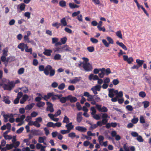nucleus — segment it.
<instances>
[{"label": "nucleus", "mask_w": 151, "mask_h": 151, "mask_svg": "<svg viewBox=\"0 0 151 151\" xmlns=\"http://www.w3.org/2000/svg\"><path fill=\"white\" fill-rule=\"evenodd\" d=\"M67 98L68 101L70 100L71 103H74L77 101V99L76 97L74 96H72L70 95L68 96Z\"/></svg>", "instance_id": "obj_8"}, {"label": "nucleus", "mask_w": 151, "mask_h": 151, "mask_svg": "<svg viewBox=\"0 0 151 151\" xmlns=\"http://www.w3.org/2000/svg\"><path fill=\"white\" fill-rule=\"evenodd\" d=\"M104 72H106V75H108L109 74H110L111 73L110 69L109 68H108L106 69H105H105L104 70Z\"/></svg>", "instance_id": "obj_42"}, {"label": "nucleus", "mask_w": 151, "mask_h": 151, "mask_svg": "<svg viewBox=\"0 0 151 151\" xmlns=\"http://www.w3.org/2000/svg\"><path fill=\"white\" fill-rule=\"evenodd\" d=\"M80 13V11H78L77 12H74L72 14V17H74L77 16Z\"/></svg>", "instance_id": "obj_55"}, {"label": "nucleus", "mask_w": 151, "mask_h": 151, "mask_svg": "<svg viewBox=\"0 0 151 151\" xmlns=\"http://www.w3.org/2000/svg\"><path fill=\"white\" fill-rule=\"evenodd\" d=\"M25 6L26 5L24 3H22L20 5L19 9L21 11L24 10Z\"/></svg>", "instance_id": "obj_37"}, {"label": "nucleus", "mask_w": 151, "mask_h": 151, "mask_svg": "<svg viewBox=\"0 0 151 151\" xmlns=\"http://www.w3.org/2000/svg\"><path fill=\"white\" fill-rule=\"evenodd\" d=\"M8 52V48L7 47L5 48L3 50V55L5 56H7V52Z\"/></svg>", "instance_id": "obj_34"}, {"label": "nucleus", "mask_w": 151, "mask_h": 151, "mask_svg": "<svg viewBox=\"0 0 151 151\" xmlns=\"http://www.w3.org/2000/svg\"><path fill=\"white\" fill-rule=\"evenodd\" d=\"M45 104L44 102L42 101H40L37 103V106L40 108L43 106Z\"/></svg>", "instance_id": "obj_26"}, {"label": "nucleus", "mask_w": 151, "mask_h": 151, "mask_svg": "<svg viewBox=\"0 0 151 151\" xmlns=\"http://www.w3.org/2000/svg\"><path fill=\"white\" fill-rule=\"evenodd\" d=\"M46 110L47 111H49L51 113L53 112L54 111L53 106H47Z\"/></svg>", "instance_id": "obj_30"}, {"label": "nucleus", "mask_w": 151, "mask_h": 151, "mask_svg": "<svg viewBox=\"0 0 151 151\" xmlns=\"http://www.w3.org/2000/svg\"><path fill=\"white\" fill-rule=\"evenodd\" d=\"M61 58V56L59 54H56L54 56L53 59L55 60H60Z\"/></svg>", "instance_id": "obj_24"}, {"label": "nucleus", "mask_w": 151, "mask_h": 151, "mask_svg": "<svg viewBox=\"0 0 151 151\" xmlns=\"http://www.w3.org/2000/svg\"><path fill=\"white\" fill-rule=\"evenodd\" d=\"M104 68H102L101 69H100V70L101 72L99 74V75L100 78H103L104 77L105 75V73L104 71Z\"/></svg>", "instance_id": "obj_18"}, {"label": "nucleus", "mask_w": 151, "mask_h": 151, "mask_svg": "<svg viewBox=\"0 0 151 151\" xmlns=\"http://www.w3.org/2000/svg\"><path fill=\"white\" fill-rule=\"evenodd\" d=\"M25 51L28 52H30V54H32V48H28V46L27 44H26L25 45Z\"/></svg>", "instance_id": "obj_23"}, {"label": "nucleus", "mask_w": 151, "mask_h": 151, "mask_svg": "<svg viewBox=\"0 0 151 151\" xmlns=\"http://www.w3.org/2000/svg\"><path fill=\"white\" fill-rule=\"evenodd\" d=\"M93 87L94 88V89L97 91H100L101 90V86L100 85H97Z\"/></svg>", "instance_id": "obj_47"}, {"label": "nucleus", "mask_w": 151, "mask_h": 151, "mask_svg": "<svg viewBox=\"0 0 151 151\" xmlns=\"http://www.w3.org/2000/svg\"><path fill=\"white\" fill-rule=\"evenodd\" d=\"M139 121L140 123L143 124L145 123V120L144 117L142 116H140L139 117Z\"/></svg>", "instance_id": "obj_45"}, {"label": "nucleus", "mask_w": 151, "mask_h": 151, "mask_svg": "<svg viewBox=\"0 0 151 151\" xmlns=\"http://www.w3.org/2000/svg\"><path fill=\"white\" fill-rule=\"evenodd\" d=\"M3 101L5 102L6 104H9L11 103L10 101L9 100V97L7 96L4 97Z\"/></svg>", "instance_id": "obj_16"}, {"label": "nucleus", "mask_w": 151, "mask_h": 151, "mask_svg": "<svg viewBox=\"0 0 151 151\" xmlns=\"http://www.w3.org/2000/svg\"><path fill=\"white\" fill-rule=\"evenodd\" d=\"M142 104H144V107L145 108H147L150 105L149 102L147 101H145L143 102Z\"/></svg>", "instance_id": "obj_29"}, {"label": "nucleus", "mask_w": 151, "mask_h": 151, "mask_svg": "<svg viewBox=\"0 0 151 151\" xmlns=\"http://www.w3.org/2000/svg\"><path fill=\"white\" fill-rule=\"evenodd\" d=\"M69 122L70 120L69 118L66 116L65 115L63 121V122L68 124L69 123H68Z\"/></svg>", "instance_id": "obj_25"}, {"label": "nucleus", "mask_w": 151, "mask_h": 151, "mask_svg": "<svg viewBox=\"0 0 151 151\" xmlns=\"http://www.w3.org/2000/svg\"><path fill=\"white\" fill-rule=\"evenodd\" d=\"M123 59L125 61H127L129 64H131L133 61V58L131 57L129 58L127 55L123 56Z\"/></svg>", "instance_id": "obj_4"}, {"label": "nucleus", "mask_w": 151, "mask_h": 151, "mask_svg": "<svg viewBox=\"0 0 151 151\" xmlns=\"http://www.w3.org/2000/svg\"><path fill=\"white\" fill-rule=\"evenodd\" d=\"M25 45L24 43H21L18 45V47L22 51H23L24 50Z\"/></svg>", "instance_id": "obj_17"}, {"label": "nucleus", "mask_w": 151, "mask_h": 151, "mask_svg": "<svg viewBox=\"0 0 151 151\" xmlns=\"http://www.w3.org/2000/svg\"><path fill=\"white\" fill-rule=\"evenodd\" d=\"M76 106L77 109L78 110H80L81 109V106L80 103L79 102H77L76 103Z\"/></svg>", "instance_id": "obj_63"}, {"label": "nucleus", "mask_w": 151, "mask_h": 151, "mask_svg": "<svg viewBox=\"0 0 151 151\" xmlns=\"http://www.w3.org/2000/svg\"><path fill=\"white\" fill-rule=\"evenodd\" d=\"M59 6L62 7H65L66 6V3L64 0H61L59 2Z\"/></svg>", "instance_id": "obj_20"}, {"label": "nucleus", "mask_w": 151, "mask_h": 151, "mask_svg": "<svg viewBox=\"0 0 151 151\" xmlns=\"http://www.w3.org/2000/svg\"><path fill=\"white\" fill-rule=\"evenodd\" d=\"M82 67L86 71H89L92 69V66L89 63H83Z\"/></svg>", "instance_id": "obj_3"}, {"label": "nucleus", "mask_w": 151, "mask_h": 151, "mask_svg": "<svg viewBox=\"0 0 151 151\" xmlns=\"http://www.w3.org/2000/svg\"><path fill=\"white\" fill-rule=\"evenodd\" d=\"M101 111H100L101 112H106L107 111L108 109L106 107L103 106L101 108Z\"/></svg>", "instance_id": "obj_60"}, {"label": "nucleus", "mask_w": 151, "mask_h": 151, "mask_svg": "<svg viewBox=\"0 0 151 151\" xmlns=\"http://www.w3.org/2000/svg\"><path fill=\"white\" fill-rule=\"evenodd\" d=\"M139 96L142 98H144L146 96V94L144 91H141L139 93Z\"/></svg>", "instance_id": "obj_56"}, {"label": "nucleus", "mask_w": 151, "mask_h": 151, "mask_svg": "<svg viewBox=\"0 0 151 151\" xmlns=\"http://www.w3.org/2000/svg\"><path fill=\"white\" fill-rule=\"evenodd\" d=\"M24 68H20L18 70V74L19 75H21L24 72Z\"/></svg>", "instance_id": "obj_48"}, {"label": "nucleus", "mask_w": 151, "mask_h": 151, "mask_svg": "<svg viewBox=\"0 0 151 151\" xmlns=\"http://www.w3.org/2000/svg\"><path fill=\"white\" fill-rule=\"evenodd\" d=\"M33 106V105L32 104H29L26 106L25 109L27 110H29L32 108Z\"/></svg>", "instance_id": "obj_38"}, {"label": "nucleus", "mask_w": 151, "mask_h": 151, "mask_svg": "<svg viewBox=\"0 0 151 151\" xmlns=\"http://www.w3.org/2000/svg\"><path fill=\"white\" fill-rule=\"evenodd\" d=\"M60 101L62 103H65L67 101H68L67 96L66 97H61L60 99Z\"/></svg>", "instance_id": "obj_22"}, {"label": "nucleus", "mask_w": 151, "mask_h": 151, "mask_svg": "<svg viewBox=\"0 0 151 151\" xmlns=\"http://www.w3.org/2000/svg\"><path fill=\"white\" fill-rule=\"evenodd\" d=\"M82 112H80L78 113L76 117V120L78 123H80L83 119V117L82 116Z\"/></svg>", "instance_id": "obj_5"}, {"label": "nucleus", "mask_w": 151, "mask_h": 151, "mask_svg": "<svg viewBox=\"0 0 151 151\" xmlns=\"http://www.w3.org/2000/svg\"><path fill=\"white\" fill-rule=\"evenodd\" d=\"M24 40L25 42H27V43L29 42H33L32 41H30L29 40V36H26V35H25L24 37Z\"/></svg>", "instance_id": "obj_40"}, {"label": "nucleus", "mask_w": 151, "mask_h": 151, "mask_svg": "<svg viewBox=\"0 0 151 151\" xmlns=\"http://www.w3.org/2000/svg\"><path fill=\"white\" fill-rule=\"evenodd\" d=\"M81 78V77H76L74 79L70 80V82L72 83H76L80 81Z\"/></svg>", "instance_id": "obj_14"}, {"label": "nucleus", "mask_w": 151, "mask_h": 151, "mask_svg": "<svg viewBox=\"0 0 151 151\" xmlns=\"http://www.w3.org/2000/svg\"><path fill=\"white\" fill-rule=\"evenodd\" d=\"M24 129V128L23 127H20L16 131V133L17 134H20L22 133Z\"/></svg>", "instance_id": "obj_58"}, {"label": "nucleus", "mask_w": 151, "mask_h": 151, "mask_svg": "<svg viewBox=\"0 0 151 151\" xmlns=\"http://www.w3.org/2000/svg\"><path fill=\"white\" fill-rule=\"evenodd\" d=\"M136 62L137 63V65L139 67L142 66L144 62V61L143 60H140L139 59H136Z\"/></svg>", "instance_id": "obj_15"}, {"label": "nucleus", "mask_w": 151, "mask_h": 151, "mask_svg": "<svg viewBox=\"0 0 151 151\" xmlns=\"http://www.w3.org/2000/svg\"><path fill=\"white\" fill-rule=\"evenodd\" d=\"M91 110L92 111L91 114L92 115H94L96 112V111L94 107H92L91 108Z\"/></svg>", "instance_id": "obj_57"}, {"label": "nucleus", "mask_w": 151, "mask_h": 151, "mask_svg": "<svg viewBox=\"0 0 151 151\" xmlns=\"http://www.w3.org/2000/svg\"><path fill=\"white\" fill-rule=\"evenodd\" d=\"M6 147L7 150H10L12 149L14 147V145L12 144H7L6 145Z\"/></svg>", "instance_id": "obj_28"}, {"label": "nucleus", "mask_w": 151, "mask_h": 151, "mask_svg": "<svg viewBox=\"0 0 151 151\" xmlns=\"http://www.w3.org/2000/svg\"><path fill=\"white\" fill-rule=\"evenodd\" d=\"M102 42L104 45L106 47H108L109 46V43L105 39H103L102 40Z\"/></svg>", "instance_id": "obj_49"}, {"label": "nucleus", "mask_w": 151, "mask_h": 151, "mask_svg": "<svg viewBox=\"0 0 151 151\" xmlns=\"http://www.w3.org/2000/svg\"><path fill=\"white\" fill-rule=\"evenodd\" d=\"M113 84L114 85H116L119 83V81L118 79H114L112 81Z\"/></svg>", "instance_id": "obj_64"}, {"label": "nucleus", "mask_w": 151, "mask_h": 151, "mask_svg": "<svg viewBox=\"0 0 151 151\" xmlns=\"http://www.w3.org/2000/svg\"><path fill=\"white\" fill-rule=\"evenodd\" d=\"M95 96V95L89 94L88 97V98L87 99V100L88 101H91L93 99V98Z\"/></svg>", "instance_id": "obj_46"}, {"label": "nucleus", "mask_w": 151, "mask_h": 151, "mask_svg": "<svg viewBox=\"0 0 151 151\" xmlns=\"http://www.w3.org/2000/svg\"><path fill=\"white\" fill-rule=\"evenodd\" d=\"M62 52H64L65 51H71V50L70 47L67 45H64L62 46Z\"/></svg>", "instance_id": "obj_9"}, {"label": "nucleus", "mask_w": 151, "mask_h": 151, "mask_svg": "<svg viewBox=\"0 0 151 151\" xmlns=\"http://www.w3.org/2000/svg\"><path fill=\"white\" fill-rule=\"evenodd\" d=\"M46 126L47 127H52L54 128V123L52 122H48L46 124Z\"/></svg>", "instance_id": "obj_44"}, {"label": "nucleus", "mask_w": 151, "mask_h": 151, "mask_svg": "<svg viewBox=\"0 0 151 151\" xmlns=\"http://www.w3.org/2000/svg\"><path fill=\"white\" fill-rule=\"evenodd\" d=\"M87 49L90 52H92L94 50V48L93 46H89L87 47Z\"/></svg>", "instance_id": "obj_41"}, {"label": "nucleus", "mask_w": 151, "mask_h": 151, "mask_svg": "<svg viewBox=\"0 0 151 151\" xmlns=\"http://www.w3.org/2000/svg\"><path fill=\"white\" fill-rule=\"evenodd\" d=\"M116 43L125 50H127V48L126 46L122 42H120L118 41H117L116 42Z\"/></svg>", "instance_id": "obj_11"}, {"label": "nucleus", "mask_w": 151, "mask_h": 151, "mask_svg": "<svg viewBox=\"0 0 151 151\" xmlns=\"http://www.w3.org/2000/svg\"><path fill=\"white\" fill-rule=\"evenodd\" d=\"M90 40L94 44L98 42V40L93 37L90 38Z\"/></svg>", "instance_id": "obj_51"}, {"label": "nucleus", "mask_w": 151, "mask_h": 151, "mask_svg": "<svg viewBox=\"0 0 151 151\" xmlns=\"http://www.w3.org/2000/svg\"><path fill=\"white\" fill-rule=\"evenodd\" d=\"M52 50L50 49H45V51L43 52V53L45 55L49 56L51 55V53H52Z\"/></svg>", "instance_id": "obj_10"}, {"label": "nucleus", "mask_w": 151, "mask_h": 151, "mask_svg": "<svg viewBox=\"0 0 151 151\" xmlns=\"http://www.w3.org/2000/svg\"><path fill=\"white\" fill-rule=\"evenodd\" d=\"M75 136H76V134L74 132H71L69 133L68 134V137L72 139H73L75 137Z\"/></svg>", "instance_id": "obj_43"}, {"label": "nucleus", "mask_w": 151, "mask_h": 151, "mask_svg": "<svg viewBox=\"0 0 151 151\" xmlns=\"http://www.w3.org/2000/svg\"><path fill=\"white\" fill-rule=\"evenodd\" d=\"M45 139L46 137H40L39 138L38 142L40 143H42L44 142L45 140Z\"/></svg>", "instance_id": "obj_33"}, {"label": "nucleus", "mask_w": 151, "mask_h": 151, "mask_svg": "<svg viewBox=\"0 0 151 151\" xmlns=\"http://www.w3.org/2000/svg\"><path fill=\"white\" fill-rule=\"evenodd\" d=\"M106 39L108 41V43L109 44H114V41L112 38L109 37H107Z\"/></svg>", "instance_id": "obj_35"}, {"label": "nucleus", "mask_w": 151, "mask_h": 151, "mask_svg": "<svg viewBox=\"0 0 151 151\" xmlns=\"http://www.w3.org/2000/svg\"><path fill=\"white\" fill-rule=\"evenodd\" d=\"M116 43L125 50H127V48L126 46L122 42H120L118 41H117L116 42Z\"/></svg>", "instance_id": "obj_12"}, {"label": "nucleus", "mask_w": 151, "mask_h": 151, "mask_svg": "<svg viewBox=\"0 0 151 151\" xmlns=\"http://www.w3.org/2000/svg\"><path fill=\"white\" fill-rule=\"evenodd\" d=\"M69 5L70 8L71 9H74L76 8H78L79 7V6L71 3H70L69 4Z\"/></svg>", "instance_id": "obj_21"}, {"label": "nucleus", "mask_w": 151, "mask_h": 151, "mask_svg": "<svg viewBox=\"0 0 151 151\" xmlns=\"http://www.w3.org/2000/svg\"><path fill=\"white\" fill-rule=\"evenodd\" d=\"M54 50L55 52H62V46L58 47L55 48Z\"/></svg>", "instance_id": "obj_27"}, {"label": "nucleus", "mask_w": 151, "mask_h": 151, "mask_svg": "<svg viewBox=\"0 0 151 151\" xmlns=\"http://www.w3.org/2000/svg\"><path fill=\"white\" fill-rule=\"evenodd\" d=\"M55 70L50 65H47L45 67L44 74L46 76H49L50 77L53 76L55 74Z\"/></svg>", "instance_id": "obj_1"}, {"label": "nucleus", "mask_w": 151, "mask_h": 151, "mask_svg": "<svg viewBox=\"0 0 151 151\" xmlns=\"http://www.w3.org/2000/svg\"><path fill=\"white\" fill-rule=\"evenodd\" d=\"M61 25V24L59 23L58 22H55V23H53L52 24V26L56 27L57 29H58L60 26Z\"/></svg>", "instance_id": "obj_32"}, {"label": "nucleus", "mask_w": 151, "mask_h": 151, "mask_svg": "<svg viewBox=\"0 0 151 151\" xmlns=\"http://www.w3.org/2000/svg\"><path fill=\"white\" fill-rule=\"evenodd\" d=\"M39 70L40 72L43 71L44 73V71L45 70V67L44 65H39L38 67Z\"/></svg>", "instance_id": "obj_31"}, {"label": "nucleus", "mask_w": 151, "mask_h": 151, "mask_svg": "<svg viewBox=\"0 0 151 151\" xmlns=\"http://www.w3.org/2000/svg\"><path fill=\"white\" fill-rule=\"evenodd\" d=\"M75 129L76 130L80 131L81 132H85L87 129L86 128L82 126H77L75 127Z\"/></svg>", "instance_id": "obj_7"}, {"label": "nucleus", "mask_w": 151, "mask_h": 151, "mask_svg": "<svg viewBox=\"0 0 151 151\" xmlns=\"http://www.w3.org/2000/svg\"><path fill=\"white\" fill-rule=\"evenodd\" d=\"M139 119L138 118H134L131 120V122L134 124H136L138 121Z\"/></svg>", "instance_id": "obj_53"}, {"label": "nucleus", "mask_w": 151, "mask_h": 151, "mask_svg": "<svg viewBox=\"0 0 151 151\" xmlns=\"http://www.w3.org/2000/svg\"><path fill=\"white\" fill-rule=\"evenodd\" d=\"M65 127L67 129V130L70 132L71 130L73 129L74 126L72 125V122H70L66 124Z\"/></svg>", "instance_id": "obj_6"}, {"label": "nucleus", "mask_w": 151, "mask_h": 151, "mask_svg": "<svg viewBox=\"0 0 151 151\" xmlns=\"http://www.w3.org/2000/svg\"><path fill=\"white\" fill-rule=\"evenodd\" d=\"M137 139L138 140L139 142H143L144 140L142 139V138L141 137V136L139 135L137 137Z\"/></svg>", "instance_id": "obj_61"}, {"label": "nucleus", "mask_w": 151, "mask_h": 151, "mask_svg": "<svg viewBox=\"0 0 151 151\" xmlns=\"http://www.w3.org/2000/svg\"><path fill=\"white\" fill-rule=\"evenodd\" d=\"M9 85L6 84H2L1 83L0 85L1 86H2L4 89V90H7L9 91H10L12 90V87H14V85L13 84V82L12 81L11 82H9Z\"/></svg>", "instance_id": "obj_2"}, {"label": "nucleus", "mask_w": 151, "mask_h": 151, "mask_svg": "<svg viewBox=\"0 0 151 151\" xmlns=\"http://www.w3.org/2000/svg\"><path fill=\"white\" fill-rule=\"evenodd\" d=\"M61 125L62 123L60 122H58L55 123H54V128H55L56 127H60L61 126Z\"/></svg>", "instance_id": "obj_59"}, {"label": "nucleus", "mask_w": 151, "mask_h": 151, "mask_svg": "<svg viewBox=\"0 0 151 151\" xmlns=\"http://www.w3.org/2000/svg\"><path fill=\"white\" fill-rule=\"evenodd\" d=\"M113 91V89H111L109 90L108 96L110 98H112L114 96V93Z\"/></svg>", "instance_id": "obj_19"}, {"label": "nucleus", "mask_w": 151, "mask_h": 151, "mask_svg": "<svg viewBox=\"0 0 151 151\" xmlns=\"http://www.w3.org/2000/svg\"><path fill=\"white\" fill-rule=\"evenodd\" d=\"M65 85L64 83H62L60 84L58 86V88L60 90H63L65 87Z\"/></svg>", "instance_id": "obj_39"}, {"label": "nucleus", "mask_w": 151, "mask_h": 151, "mask_svg": "<svg viewBox=\"0 0 151 151\" xmlns=\"http://www.w3.org/2000/svg\"><path fill=\"white\" fill-rule=\"evenodd\" d=\"M126 109L129 111H132L133 110V109L132 106L130 105H128L126 106Z\"/></svg>", "instance_id": "obj_62"}, {"label": "nucleus", "mask_w": 151, "mask_h": 151, "mask_svg": "<svg viewBox=\"0 0 151 151\" xmlns=\"http://www.w3.org/2000/svg\"><path fill=\"white\" fill-rule=\"evenodd\" d=\"M116 35L118 36L119 38L122 39V36L121 31H119L116 32Z\"/></svg>", "instance_id": "obj_36"}, {"label": "nucleus", "mask_w": 151, "mask_h": 151, "mask_svg": "<svg viewBox=\"0 0 151 151\" xmlns=\"http://www.w3.org/2000/svg\"><path fill=\"white\" fill-rule=\"evenodd\" d=\"M59 40V39L57 37H53L52 38V44H55Z\"/></svg>", "instance_id": "obj_50"}, {"label": "nucleus", "mask_w": 151, "mask_h": 151, "mask_svg": "<svg viewBox=\"0 0 151 151\" xmlns=\"http://www.w3.org/2000/svg\"><path fill=\"white\" fill-rule=\"evenodd\" d=\"M67 40V38L66 37H64L60 39L61 42L62 44H65V43Z\"/></svg>", "instance_id": "obj_54"}, {"label": "nucleus", "mask_w": 151, "mask_h": 151, "mask_svg": "<svg viewBox=\"0 0 151 151\" xmlns=\"http://www.w3.org/2000/svg\"><path fill=\"white\" fill-rule=\"evenodd\" d=\"M60 22L61 25V27H63V26H66L67 25V22L65 18H63L60 20Z\"/></svg>", "instance_id": "obj_13"}, {"label": "nucleus", "mask_w": 151, "mask_h": 151, "mask_svg": "<svg viewBox=\"0 0 151 151\" xmlns=\"http://www.w3.org/2000/svg\"><path fill=\"white\" fill-rule=\"evenodd\" d=\"M6 56L3 55L2 56H1V60L2 62H4L5 61H6L7 62H8L9 60L8 58L6 60Z\"/></svg>", "instance_id": "obj_52"}]
</instances>
